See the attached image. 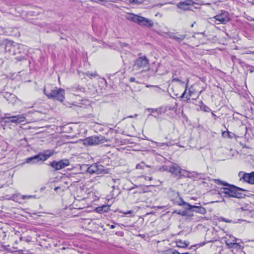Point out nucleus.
Here are the masks:
<instances>
[{"label":"nucleus","instance_id":"de8ad7c7","mask_svg":"<svg viewBox=\"0 0 254 254\" xmlns=\"http://www.w3.org/2000/svg\"><path fill=\"white\" fill-rule=\"evenodd\" d=\"M128 118H133V116H128Z\"/></svg>","mask_w":254,"mask_h":254},{"label":"nucleus","instance_id":"4c0bfd02","mask_svg":"<svg viewBox=\"0 0 254 254\" xmlns=\"http://www.w3.org/2000/svg\"><path fill=\"white\" fill-rule=\"evenodd\" d=\"M135 78H134V77H131V78L129 79V81H130V82H134V81H135Z\"/></svg>","mask_w":254,"mask_h":254},{"label":"nucleus","instance_id":"7c9ffc66","mask_svg":"<svg viewBox=\"0 0 254 254\" xmlns=\"http://www.w3.org/2000/svg\"><path fill=\"white\" fill-rule=\"evenodd\" d=\"M154 143L157 144V145L159 147L163 146L165 145H168V143H157L156 142L153 141Z\"/></svg>","mask_w":254,"mask_h":254},{"label":"nucleus","instance_id":"423d86ee","mask_svg":"<svg viewBox=\"0 0 254 254\" xmlns=\"http://www.w3.org/2000/svg\"><path fill=\"white\" fill-rule=\"evenodd\" d=\"M104 137L102 136H92L87 137L83 140L84 145H96L103 142Z\"/></svg>","mask_w":254,"mask_h":254},{"label":"nucleus","instance_id":"473e14b6","mask_svg":"<svg viewBox=\"0 0 254 254\" xmlns=\"http://www.w3.org/2000/svg\"><path fill=\"white\" fill-rule=\"evenodd\" d=\"M139 178H144L145 180L151 181L152 180V177H146L145 176H141Z\"/></svg>","mask_w":254,"mask_h":254},{"label":"nucleus","instance_id":"1a4fd4ad","mask_svg":"<svg viewBox=\"0 0 254 254\" xmlns=\"http://www.w3.org/2000/svg\"><path fill=\"white\" fill-rule=\"evenodd\" d=\"M137 23L140 26L148 28L151 27L154 25V23L151 20L142 16H139L138 21Z\"/></svg>","mask_w":254,"mask_h":254},{"label":"nucleus","instance_id":"8fccbe9b","mask_svg":"<svg viewBox=\"0 0 254 254\" xmlns=\"http://www.w3.org/2000/svg\"><path fill=\"white\" fill-rule=\"evenodd\" d=\"M112 188H113V189H114V188H115V186H112Z\"/></svg>","mask_w":254,"mask_h":254},{"label":"nucleus","instance_id":"a19ab883","mask_svg":"<svg viewBox=\"0 0 254 254\" xmlns=\"http://www.w3.org/2000/svg\"><path fill=\"white\" fill-rule=\"evenodd\" d=\"M60 189V187H56L54 190L55 191H57Z\"/></svg>","mask_w":254,"mask_h":254},{"label":"nucleus","instance_id":"4be33fe9","mask_svg":"<svg viewBox=\"0 0 254 254\" xmlns=\"http://www.w3.org/2000/svg\"><path fill=\"white\" fill-rule=\"evenodd\" d=\"M228 248L230 249H239L241 247V246L239 244L236 243V242L234 243H230L229 244L226 245Z\"/></svg>","mask_w":254,"mask_h":254},{"label":"nucleus","instance_id":"b1692460","mask_svg":"<svg viewBox=\"0 0 254 254\" xmlns=\"http://www.w3.org/2000/svg\"><path fill=\"white\" fill-rule=\"evenodd\" d=\"M200 103L202 104L201 106H200V109L204 111V112H209L211 111L210 109L206 106V105H204L202 102H200Z\"/></svg>","mask_w":254,"mask_h":254},{"label":"nucleus","instance_id":"ea45409f","mask_svg":"<svg viewBox=\"0 0 254 254\" xmlns=\"http://www.w3.org/2000/svg\"><path fill=\"white\" fill-rule=\"evenodd\" d=\"M212 115L215 118V119H216L217 116H216V115L215 114H214L213 113H212Z\"/></svg>","mask_w":254,"mask_h":254},{"label":"nucleus","instance_id":"dca6fc26","mask_svg":"<svg viewBox=\"0 0 254 254\" xmlns=\"http://www.w3.org/2000/svg\"><path fill=\"white\" fill-rule=\"evenodd\" d=\"M70 90L71 92H72L74 94L76 93L77 95H79L81 93H86L85 88L79 85H78L77 86L72 87Z\"/></svg>","mask_w":254,"mask_h":254},{"label":"nucleus","instance_id":"09e8293b","mask_svg":"<svg viewBox=\"0 0 254 254\" xmlns=\"http://www.w3.org/2000/svg\"><path fill=\"white\" fill-rule=\"evenodd\" d=\"M185 212L184 211H183V214H182V215H185Z\"/></svg>","mask_w":254,"mask_h":254},{"label":"nucleus","instance_id":"393cba45","mask_svg":"<svg viewBox=\"0 0 254 254\" xmlns=\"http://www.w3.org/2000/svg\"><path fill=\"white\" fill-rule=\"evenodd\" d=\"M164 254H179V252L175 250H169L165 252Z\"/></svg>","mask_w":254,"mask_h":254},{"label":"nucleus","instance_id":"ddd939ff","mask_svg":"<svg viewBox=\"0 0 254 254\" xmlns=\"http://www.w3.org/2000/svg\"><path fill=\"white\" fill-rule=\"evenodd\" d=\"M192 5L191 0H187L184 1H180L177 4V6L180 9L186 10L190 9V6Z\"/></svg>","mask_w":254,"mask_h":254},{"label":"nucleus","instance_id":"3c124183","mask_svg":"<svg viewBox=\"0 0 254 254\" xmlns=\"http://www.w3.org/2000/svg\"><path fill=\"white\" fill-rule=\"evenodd\" d=\"M92 1H93V0H92ZM93 2H97V1H93Z\"/></svg>","mask_w":254,"mask_h":254},{"label":"nucleus","instance_id":"2eb2a0df","mask_svg":"<svg viewBox=\"0 0 254 254\" xmlns=\"http://www.w3.org/2000/svg\"><path fill=\"white\" fill-rule=\"evenodd\" d=\"M243 179L245 182L249 184H254V172L244 174Z\"/></svg>","mask_w":254,"mask_h":254},{"label":"nucleus","instance_id":"a18cd8bd","mask_svg":"<svg viewBox=\"0 0 254 254\" xmlns=\"http://www.w3.org/2000/svg\"><path fill=\"white\" fill-rule=\"evenodd\" d=\"M179 254H189L188 253H180Z\"/></svg>","mask_w":254,"mask_h":254},{"label":"nucleus","instance_id":"5701e85b","mask_svg":"<svg viewBox=\"0 0 254 254\" xmlns=\"http://www.w3.org/2000/svg\"><path fill=\"white\" fill-rule=\"evenodd\" d=\"M145 167L147 168H151V166L148 165H146L144 162H141L140 163L137 164L136 165V169L138 170H142Z\"/></svg>","mask_w":254,"mask_h":254},{"label":"nucleus","instance_id":"6ab92c4d","mask_svg":"<svg viewBox=\"0 0 254 254\" xmlns=\"http://www.w3.org/2000/svg\"><path fill=\"white\" fill-rule=\"evenodd\" d=\"M38 156V154L37 155H35L31 157H29L27 158L26 162L29 164H35L38 162L40 161H43V160H39V159H36L35 157Z\"/></svg>","mask_w":254,"mask_h":254},{"label":"nucleus","instance_id":"72a5a7b5","mask_svg":"<svg viewBox=\"0 0 254 254\" xmlns=\"http://www.w3.org/2000/svg\"><path fill=\"white\" fill-rule=\"evenodd\" d=\"M222 221L227 222V223H231L232 222V221L231 220H228L225 218H222Z\"/></svg>","mask_w":254,"mask_h":254},{"label":"nucleus","instance_id":"f704fd0d","mask_svg":"<svg viewBox=\"0 0 254 254\" xmlns=\"http://www.w3.org/2000/svg\"><path fill=\"white\" fill-rule=\"evenodd\" d=\"M182 203L179 204L180 205H187L188 206V204H190L189 203H188L186 202L185 201H184L183 199L182 200Z\"/></svg>","mask_w":254,"mask_h":254},{"label":"nucleus","instance_id":"37998d69","mask_svg":"<svg viewBox=\"0 0 254 254\" xmlns=\"http://www.w3.org/2000/svg\"><path fill=\"white\" fill-rule=\"evenodd\" d=\"M99 179H100V177H97L95 178V179H96V180H97V181Z\"/></svg>","mask_w":254,"mask_h":254},{"label":"nucleus","instance_id":"f257e3e1","mask_svg":"<svg viewBox=\"0 0 254 254\" xmlns=\"http://www.w3.org/2000/svg\"><path fill=\"white\" fill-rule=\"evenodd\" d=\"M214 182L217 185H222L225 187L222 188L218 191V194L223 197H242V193L239 191H245L243 189L237 187L234 185H229L228 183L218 179L214 180Z\"/></svg>","mask_w":254,"mask_h":254},{"label":"nucleus","instance_id":"39448f33","mask_svg":"<svg viewBox=\"0 0 254 254\" xmlns=\"http://www.w3.org/2000/svg\"><path fill=\"white\" fill-rule=\"evenodd\" d=\"M9 114H5L4 117L2 118L6 123L19 124L25 121L26 116L25 114L18 115L13 116H8Z\"/></svg>","mask_w":254,"mask_h":254},{"label":"nucleus","instance_id":"f03ea898","mask_svg":"<svg viewBox=\"0 0 254 254\" xmlns=\"http://www.w3.org/2000/svg\"><path fill=\"white\" fill-rule=\"evenodd\" d=\"M209 19V22L214 24H225L230 20V14L228 11L222 10L219 13Z\"/></svg>","mask_w":254,"mask_h":254},{"label":"nucleus","instance_id":"c85d7f7f","mask_svg":"<svg viewBox=\"0 0 254 254\" xmlns=\"http://www.w3.org/2000/svg\"><path fill=\"white\" fill-rule=\"evenodd\" d=\"M101 208H102L103 212H106L109 210L110 206L104 205L101 206Z\"/></svg>","mask_w":254,"mask_h":254},{"label":"nucleus","instance_id":"c756f323","mask_svg":"<svg viewBox=\"0 0 254 254\" xmlns=\"http://www.w3.org/2000/svg\"><path fill=\"white\" fill-rule=\"evenodd\" d=\"M173 81L174 82H179V83L181 84H183L184 83V82L183 81H182L181 80L179 79V78H174L173 79Z\"/></svg>","mask_w":254,"mask_h":254},{"label":"nucleus","instance_id":"79ce46f5","mask_svg":"<svg viewBox=\"0 0 254 254\" xmlns=\"http://www.w3.org/2000/svg\"><path fill=\"white\" fill-rule=\"evenodd\" d=\"M115 226L114 225H111V226H110V228H111V229H114V228H115Z\"/></svg>","mask_w":254,"mask_h":254},{"label":"nucleus","instance_id":"412c9836","mask_svg":"<svg viewBox=\"0 0 254 254\" xmlns=\"http://www.w3.org/2000/svg\"><path fill=\"white\" fill-rule=\"evenodd\" d=\"M237 239L232 236H229L228 237L225 238V243L226 245L229 244L230 243H234L236 242Z\"/></svg>","mask_w":254,"mask_h":254},{"label":"nucleus","instance_id":"aec40b11","mask_svg":"<svg viewBox=\"0 0 254 254\" xmlns=\"http://www.w3.org/2000/svg\"><path fill=\"white\" fill-rule=\"evenodd\" d=\"M139 16L134 14H130L127 17V19L133 21L134 22L137 23L139 20Z\"/></svg>","mask_w":254,"mask_h":254},{"label":"nucleus","instance_id":"2f4dec72","mask_svg":"<svg viewBox=\"0 0 254 254\" xmlns=\"http://www.w3.org/2000/svg\"><path fill=\"white\" fill-rule=\"evenodd\" d=\"M96 211L97 212L100 213H102L104 212L103 211L102 208H101V206L97 207Z\"/></svg>","mask_w":254,"mask_h":254},{"label":"nucleus","instance_id":"20e7f679","mask_svg":"<svg viewBox=\"0 0 254 254\" xmlns=\"http://www.w3.org/2000/svg\"><path fill=\"white\" fill-rule=\"evenodd\" d=\"M44 93L49 99H57L61 102H63L64 99L65 91L62 88L53 90L50 93H47L46 89H44Z\"/></svg>","mask_w":254,"mask_h":254},{"label":"nucleus","instance_id":"f8f14e48","mask_svg":"<svg viewBox=\"0 0 254 254\" xmlns=\"http://www.w3.org/2000/svg\"><path fill=\"white\" fill-rule=\"evenodd\" d=\"M187 209L189 210H192V211L201 214H204L206 213V209L201 206L192 205L191 204H188V207Z\"/></svg>","mask_w":254,"mask_h":254},{"label":"nucleus","instance_id":"6e6552de","mask_svg":"<svg viewBox=\"0 0 254 254\" xmlns=\"http://www.w3.org/2000/svg\"><path fill=\"white\" fill-rule=\"evenodd\" d=\"M69 165V161L68 159H63L59 161H53L50 163V166H51L55 171H58Z\"/></svg>","mask_w":254,"mask_h":254},{"label":"nucleus","instance_id":"e433bc0d","mask_svg":"<svg viewBox=\"0 0 254 254\" xmlns=\"http://www.w3.org/2000/svg\"><path fill=\"white\" fill-rule=\"evenodd\" d=\"M230 132L229 131H227L226 132H223L222 134L223 136H225V135L227 134L228 136H229Z\"/></svg>","mask_w":254,"mask_h":254},{"label":"nucleus","instance_id":"4468645a","mask_svg":"<svg viewBox=\"0 0 254 254\" xmlns=\"http://www.w3.org/2000/svg\"><path fill=\"white\" fill-rule=\"evenodd\" d=\"M181 169L180 167L176 164H174L171 166L169 169V172L172 174L178 176L181 173Z\"/></svg>","mask_w":254,"mask_h":254},{"label":"nucleus","instance_id":"49530a36","mask_svg":"<svg viewBox=\"0 0 254 254\" xmlns=\"http://www.w3.org/2000/svg\"><path fill=\"white\" fill-rule=\"evenodd\" d=\"M152 86L151 85H146V87H152Z\"/></svg>","mask_w":254,"mask_h":254},{"label":"nucleus","instance_id":"0eeeda50","mask_svg":"<svg viewBox=\"0 0 254 254\" xmlns=\"http://www.w3.org/2000/svg\"><path fill=\"white\" fill-rule=\"evenodd\" d=\"M86 171L90 174H101L107 173V171L105 169L104 167L98 163H94L88 167L87 168Z\"/></svg>","mask_w":254,"mask_h":254},{"label":"nucleus","instance_id":"9d476101","mask_svg":"<svg viewBox=\"0 0 254 254\" xmlns=\"http://www.w3.org/2000/svg\"><path fill=\"white\" fill-rule=\"evenodd\" d=\"M168 36L174 40H175L178 42H180L183 41L187 36L186 34H180L178 32H169L168 33Z\"/></svg>","mask_w":254,"mask_h":254},{"label":"nucleus","instance_id":"c9c22d12","mask_svg":"<svg viewBox=\"0 0 254 254\" xmlns=\"http://www.w3.org/2000/svg\"><path fill=\"white\" fill-rule=\"evenodd\" d=\"M155 90L156 92H159L161 90V88L158 87V86H154Z\"/></svg>","mask_w":254,"mask_h":254},{"label":"nucleus","instance_id":"7ed1b4c3","mask_svg":"<svg viewBox=\"0 0 254 254\" xmlns=\"http://www.w3.org/2000/svg\"><path fill=\"white\" fill-rule=\"evenodd\" d=\"M133 67L135 70L142 69V71H148L150 69L149 61L146 57H139L135 61Z\"/></svg>","mask_w":254,"mask_h":254},{"label":"nucleus","instance_id":"bb28decb","mask_svg":"<svg viewBox=\"0 0 254 254\" xmlns=\"http://www.w3.org/2000/svg\"><path fill=\"white\" fill-rule=\"evenodd\" d=\"M21 198L23 199H30V198H36V196L35 195H22L21 196Z\"/></svg>","mask_w":254,"mask_h":254},{"label":"nucleus","instance_id":"9b49d317","mask_svg":"<svg viewBox=\"0 0 254 254\" xmlns=\"http://www.w3.org/2000/svg\"><path fill=\"white\" fill-rule=\"evenodd\" d=\"M55 153L54 150H48L43 153H39L38 156L35 158L36 159H39V160H43V161H44L47 160L49 157L53 156Z\"/></svg>","mask_w":254,"mask_h":254},{"label":"nucleus","instance_id":"cd10ccee","mask_svg":"<svg viewBox=\"0 0 254 254\" xmlns=\"http://www.w3.org/2000/svg\"><path fill=\"white\" fill-rule=\"evenodd\" d=\"M177 245L179 248H185L187 246L186 244L182 242H177Z\"/></svg>","mask_w":254,"mask_h":254},{"label":"nucleus","instance_id":"f3484780","mask_svg":"<svg viewBox=\"0 0 254 254\" xmlns=\"http://www.w3.org/2000/svg\"><path fill=\"white\" fill-rule=\"evenodd\" d=\"M188 82L189 80L187 81V83L185 85V90L181 96V98H186L187 101L190 100V97L191 96V92L190 91H189V94L187 92V88L188 87Z\"/></svg>","mask_w":254,"mask_h":254},{"label":"nucleus","instance_id":"58836bf2","mask_svg":"<svg viewBox=\"0 0 254 254\" xmlns=\"http://www.w3.org/2000/svg\"><path fill=\"white\" fill-rule=\"evenodd\" d=\"M110 181H109V183H110V184H111V182H113L114 183H115V181H116L115 179H111V178H110Z\"/></svg>","mask_w":254,"mask_h":254},{"label":"nucleus","instance_id":"a211bd4d","mask_svg":"<svg viewBox=\"0 0 254 254\" xmlns=\"http://www.w3.org/2000/svg\"><path fill=\"white\" fill-rule=\"evenodd\" d=\"M7 97H6L7 100L8 101L9 103L12 104H14L17 102V98L16 96L12 94H6Z\"/></svg>","mask_w":254,"mask_h":254},{"label":"nucleus","instance_id":"a878e982","mask_svg":"<svg viewBox=\"0 0 254 254\" xmlns=\"http://www.w3.org/2000/svg\"><path fill=\"white\" fill-rule=\"evenodd\" d=\"M87 76H89L91 79H92L93 77H95L97 76V74L96 72L94 73H90L89 72H86L85 73Z\"/></svg>","mask_w":254,"mask_h":254},{"label":"nucleus","instance_id":"c03bdc74","mask_svg":"<svg viewBox=\"0 0 254 254\" xmlns=\"http://www.w3.org/2000/svg\"><path fill=\"white\" fill-rule=\"evenodd\" d=\"M131 213V211H129L125 213V214H129V213Z\"/></svg>","mask_w":254,"mask_h":254}]
</instances>
